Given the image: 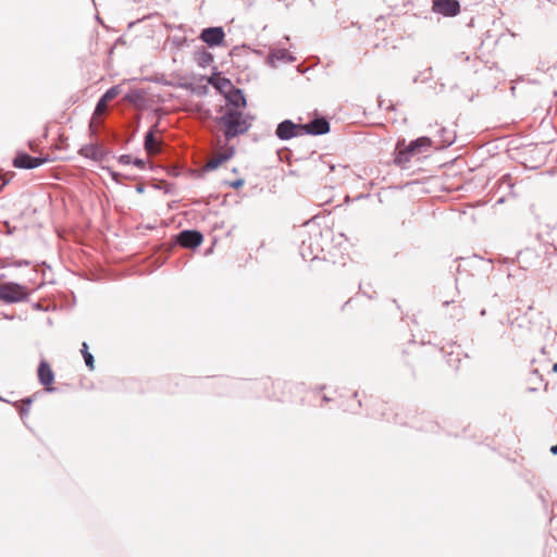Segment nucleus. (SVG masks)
<instances>
[{
    "label": "nucleus",
    "instance_id": "obj_1",
    "mask_svg": "<svg viewBox=\"0 0 557 557\" xmlns=\"http://www.w3.org/2000/svg\"><path fill=\"white\" fill-rule=\"evenodd\" d=\"M216 122L224 127V137L226 140H231L247 133L251 126L243 112L233 109L226 110L223 115L218 117Z\"/></svg>",
    "mask_w": 557,
    "mask_h": 557
},
{
    "label": "nucleus",
    "instance_id": "obj_2",
    "mask_svg": "<svg viewBox=\"0 0 557 557\" xmlns=\"http://www.w3.org/2000/svg\"><path fill=\"white\" fill-rule=\"evenodd\" d=\"M431 145L432 140L426 136L411 140L409 145L403 149H400V143H398L395 151L394 163L401 169H407L411 158L422 151H425L431 147Z\"/></svg>",
    "mask_w": 557,
    "mask_h": 557
},
{
    "label": "nucleus",
    "instance_id": "obj_3",
    "mask_svg": "<svg viewBox=\"0 0 557 557\" xmlns=\"http://www.w3.org/2000/svg\"><path fill=\"white\" fill-rule=\"evenodd\" d=\"M27 287L15 282L0 284V300L4 304H17L28 300Z\"/></svg>",
    "mask_w": 557,
    "mask_h": 557
},
{
    "label": "nucleus",
    "instance_id": "obj_4",
    "mask_svg": "<svg viewBox=\"0 0 557 557\" xmlns=\"http://www.w3.org/2000/svg\"><path fill=\"white\" fill-rule=\"evenodd\" d=\"M302 135L320 136L331 131V125L325 116H315L306 124H301Z\"/></svg>",
    "mask_w": 557,
    "mask_h": 557
},
{
    "label": "nucleus",
    "instance_id": "obj_5",
    "mask_svg": "<svg viewBox=\"0 0 557 557\" xmlns=\"http://www.w3.org/2000/svg\"><path fill=\"white\" fill-rule=\"evenodd\" d=\"M225 32L222 26L206 27L200 32L199 39L210 48L219 47L224 44Z\"/></svg>",
    "mask_w": 557,
    "mask_h": 557
},
{
    "label": "nucleus",
    "instance_id": "obj_6",
    "mask_svg": "<svg viewBox=\"0 0 557 557\" xmlns=\"http://www.w3.org/2000/svg\"><path fill=\"white\" fill-rule=\"evenodd\" d=\"M275 135L281 140L302 136L301 124H296L292 120H284L277 124Z\"/></svg>",
    "mask_w": 557,
    "mask_h": 557
},
{
    "label": "nucleus",
    "instance_id": "obj_7",
    "mask_svg": "<svg viewBox=\"0 0 557 557\" xmlns=\"http://www.w3.org/2000/svg\"><path fill=\"white\" fill-rule=\"evenodd\" d=\"M203 235L197 230H184L175 237V243L184 248L195 249L201 245Z\"/></svg>",
    "mask_w": 557,
    "mask_h": 557
},
{
    "label": "nucleus",
    "instance_id": "obj_8",
    "mask_svg": "<svg viewBox=\"0 0 557 557\" xmlns=\"http://www.w3.org/2000/svg\"><path fill=\"white\" fill-rule=\"evenodd\" d=\"M47 161V157H33L25 151H18L13 159V165L17 169L32 170L42 165Z\"/></svg>",
    "mask_w": 557,
    "mask_h": 557
},
{
    "label": "nucleus",
    "instance_id": "obj_9",
    "mask_svg": "<svg viewBox=\"0 0 557 557\" xmlns=\"http://www.w3.org/2000/svg\"><path fill=\"white\" fill-rule=\"evenodd\" d=\"M432 10L444 16H456L460 12L458 0H433Z\"/></svg>",
    "mask_w": 557,
    "mask_h": 557
},
{
    "label": "nucleus",
    "instance_id": "obj_10",
    "mask_svg": "<svg viewBox=\"0 0 557 557\" xmlns=\"http://www.w3.org/2000/svg\"><path fill=\"white\" fill-rule=\"evenodd\" d=\"M38 380L48 392H53V387H49L54 381V373L50 364L46 360H41L37 370Z\"/></svg>",
    "mask_w": 557,
    "mask_h": 557
},
{
    "label": "nucleus",
    "instance_id": "obj_11",
    "mask_svg": "<svg viewBox=\"0 0 557 557\" xmlns=\"http://www.w3.org/2000/svg\"><path fill=\"white\" fill-rule=\"evenodd\" d=\"M78 152L81 156L98 162L103 161L108 153L97 144L85 145L79 149Z\"/></svg>",
    "mask_w": 557,
    "mask_h": 557
},
{
    "label": "nucleus",
    "instance_id": "obj_12",
    "mask_svg": "<svg viewBox=\"0 0 557 557\" xmlns=\"http://www.w3.org/2000/svg\"><path fill=\"white\" fill-rule=\"evenodd\" d=\"M224 96L227 103L236 109L244 108L247 104L244 91L234 85L233 88H230L226 94H224Z\"/></svg>",
    "mask_w": 557,
    "mask_h": 557
},
{
    "label": "nucleus",
    "instance_id": "obj_13",
    "mask_svg": "<svg viewBox=\"0 0 557 557\" xmlns=\"http://www.w3.org/2000/svg\"><path fill=\"white\" fill-rule=\"evenodd\" d=\"M121 94V86L114 85L110 87L97 101L95 113L103 112L108 103Z\"/></svg>",
    "mask_w": 557,
    "mask_h": 557
},
{
    "label": "nucleus",
    "instance_id": "obj_14",
    "mask_svg": "<svg viewBox=\"0 0 557 557\" xmlns=\"http://www.w3.org/2000/svg\"><path fill=\"white\" fill-rule=\"evenodd\" d=\"M296 59L286 49L280 48L274 49L268 55V64L271 66H276L278 62L282 63H292Z\"/></svg>",
    "mask_w": 557,
    "mask_h": 557
},
{
    "label": "nucleus",
    "instance_id": "obj_15",
    "mask_svg": "<svg viewBox=\"0 0 557 557\" xmlns=\"http://www.w3.org/2000/svg\"><path fill=\"white\" fill-rule=\"evenodd\" d=\"M207 82L223 95L226 94L230 88H233V83L231 79L218 76L216 73H213L211 76H209Z\"/></svg>",
    "mask_w": 557,
    "mask_h": 557
},
{
    "label": "nucleus",
    "instance_id": "obj_16",
    "mask_svg": "<svg viewBox=\"0 0 557 557\" xmlns=\"http://www.w3.org/2000/svg\"><path fill=\"white\" fill-rule=\"evenodd\" d=\"M438 141L436 144L437 149H443L446 147H449L454 144L456 139V133L451 129H448L446 127H441L437 131Z\"/></svg>",
    "mask_w": 557,
    "mask_h": 557
},
{
    "label": "nucleus",
    "instance_id": "obj_17",
    "mask_svg": "<svg viewBox=\"0 0 557 557\" xmlns=\"http://www.w3.org/2000/svg\"><path fill=\"white\" fill-rule=\"evenodd\" d=\"M195 60L198 66L206 69L213 62V54L205 48L195 52Z\"/></svg>",
    "mask_w": 557,
    "mask_h": 557
},
{
    "label": "nucleus",
    "instance_id": "obj_18",
    "mask_svg": "<svg viewBox=\"0 0 557 557\" xmlns=\"http://www.w3.org/2000/svg\"><path fill=\"white\" fill-rule=\"evenodd\" d=\"M81 352L83 355L86 367L89 370H94L95 369V358H94L92 354L89 351L88 345L86 342H84L82 344Z\"/></svg>",
    "mask_w": 557,
    "mask_h": 557
},
{
    "label": "nucleus",
    "instance_id": "obj_19",
    "mask_svg": "<svg viewBox=\"0 0 557 557\" xmlns=\"http://www.w3.org/2000/svg\"><path fill=\"white\" fill-rule=\"evenodd\" d=\"M158 124L154 125L153 128L149 129L146 134H145V138H144V147L147 151H151L154 147V144H156V137H154V128L157 127Z\"/></svg>",
    "mask_w": 557,
    "mask_h": 557
},
{
    "label": "nucleus",
    "instance_id": "obj_20",
    "mask_svg": "<svg viewBox=\"0 0 557 557\" xmlns=\"http://www.w3.org/2000/svg\"><path fill=\"white\" fill-rule=\"evenodd\" d=\"M299 252L302 257V259L307 260V259H315L317 258V255L313 253V250L311 248V244H309L307 246L306 242L302 240L300 247H299Z\"/></svg>",
    "mask_w": 557,
    "mask_h": 557
},
{
    "label": "nucleus",
    "instance_id": "obj_21",
    "mask_svg": "<svg viewBox=\"0 0 557 557\" xmlns=\"http://www.w3.org/2000/svg\"><path fill=\"white\" fill-rule=\"evenodd\" d=\"M225 160L223 159L222 154H218L216 157L210 159L206 165L205 171H214L216 170Z\"/></svg>",
    "mask_w": 557,
    "mask_h": 557
},
{
    "label": "nucleus",
    "instance_id": "obj_22",
    "mask_svg": "<svg viewBox=\"0 0 557 557\" xmlns=\"http://www.w3.org/2000/svg\"><path fill=\"white\" fill-rule=\"evenodd\" d=\"M125 100L132 103H136L143 98V92L139 89H132L125 95Z\"/></svg>",
    "mask_w": 557,
    "mask_h": 557
},
{
    "label": "nucleus",
    "instance_id": "obj_23",
    "mask_svg": "<svg viewBox=\"0 0 557 557\" xmlns=\"http://www.w3.org/2000/svg\"><path fill=\"white\" fill-rule=\"evenodd\" d=\"M0 400H1V401H4V403L12 404L14 407L18 408L20 416H21V418H22V419H24V418L28 414V412H29V408H28V407H26V406H24V405H22V404H21V403H18V401L12 403V401H10V400H8V399H4V398H2V397H0Z\"/></svg>",
    "mask_w": 557,
    "mask_h": 557
},
{
    "label": "nucleus",
    "instance_id": "obj_24",
    "mask_svg": "<svg viewBox=\"0 0 557 557\" xmlns=\"http://www.w3.org/2000/svg\"><path fill=\"white\" fill-rule=\"evenodd\" d=\"M226 184L230 187H232L233 189H238L239 187H242L245 184V180L244 178H238V180H235V181H232V182H226Z\"/></svg>",
    "mask_w": 557,
    "mask_h": 557
},
{
    "label": "nucleus",
    "instance_id": "obj_25",
    "mask_svg": "<svg viewBox=\"0 0 557 557\" xmlns=\"http://www.w3.org/2000/svg\"><path fill=\"white\" fill-rule=\"evenodd\" d=\"M132 164H134L136 168L144 170L146 168V161L140 158L132 159Z\"/></svg>",
    "mask_w": 557,
    "mask_h": 557
},
{
    "label": "nucleus",
    "instance_id": "obj_26",
    "mask_svg": "<svg viewBox=\"0 0 557 557\" xmlns=\"http://www.w3.org/2000/svg\"><path fill=\"white\" fill-rule=\"evenodd\" d=\"M235 153L234 147H228L224 152H222V157L225 161L230 160Z\"/></svg>",
    "mask_w": 557,
    "mask_h": 557
},
{
    "label": "nucleus",
    "instance_id": "obj_27",
    "mask_svg": "<svg viewBox=\"0 0 557 557\" xmlns=\"http://www.w3.org/2000/svg\"><path fill=\"white\" fill-rule=\"evenodd\" d=\"M117 160L119 163L123 165H128L132 162V157L129 154H121Z\"/></svg>",
    "mask_w": 557,
    "mask_h": 557
},
{
    "label": "nucleus",
    "instance_id": "obj_28",
    "mask_svg": "<svg viewBox=\"0 0 557 557\" xmlns=\"http://www.w3.org/2000/svg\"><path fill=\"white\" fill-rule=\"evenodd\" d=\"M502 184H506L509 189L513 187V184L511 183V177L508 174L502 177Z\"/></svg>",
    "mask_w": 557,
    "mask_h": 557
},
{
    "label": "nucleus",
    "instance_id": "obj_29",
    "mask_svg": "<svg viewBox=\"0 0 557 557\" xmlns=\"http://www.w3.org/2000/svg\"><path fill=\"white\" fill-rule=\"evenodd\" d=\"M35 395L23 398L20 403L28 408H30L33 401H34Z\"/></svg>",
    "mask_w": 557,
    "mask_h": 557
},
{
    "label": "nucleus",
    "instance_id": "obj_30",
    "mask_svg": "<svg viewBox=\"0 0 557 557\" xmlns=\"http://www.w3.org/2000/svg\"><path fill=\"white\" fill-rule=\"evenodd\" d=\"M28 264H29V261H27V260H18L15 262V267H18V268L26 267Z\"/></svg>",
    "mask_w": 557,
    "mask_h": 557
},
{
    "label": "nucleus",
    "instance_id": "obj_31",
    "mask_svg": "<svg viewBox=\"0 0 557 557\" xmlns=\"http://www.w3.org/2000/svg\"><path fill=\"white\" fill-rule=\"evenodd\" d=\"M119 176L120 174L117 172H111V177L115 181V182H119Z\"/></svg>",
    "mask_w": 557,
    "mask_h": 557
},
{
    "label": "nucleus",
    "instance_id": "obj_32",
    "mask_svg": "<svg viewBox=\"0 0 557 557\" xmlns=\"http://www.w3.org/2000/svg\"><path fill=\"white\" fill-rule=\"evenodd\" d=\"M144 190H145V186L144 185H137L136 186V191L137 193L141 194V193H144Z\"/></svg>",
    "mask_w": 557,
    "mask_h": 557
},
{
    "label": "nucleus",
    "instance_id": "obj_33",
    "mask_svg": "<svg viewBox=\"0 0 557 557\" xmlns=\"http://www.w3.org/2000/svg\"><path fill=\"white\" fill-rule=\"evenodd\" d=\"M550 453H552V454H554V455H556V454H557V444H556V445H553V446L550 447Z\"/></svg>",
    "mask_w": 557,
    "mask_h": 557
},
{
    "label": "nucleus",
    "instance_id": "obj_34",
    "mask_svg": "<svg viewBox=\"0 0 557 557\" xmlns=\"http://www.w3.org/2000/svg\"><path fill=\"white\" fill-rule=\"evenodd\" d=\"M553 372H557V362L553 364Z\"/></svg>",
    "mask_w": 557,
    "mask_h": 557
},
{
    "label": "nucleus",
    "instance_id": "obj_35",
    "mask_svg": "<svg viewBox=\"0 0 557 557\" xmlns=\"http://www.w3.org/2000/svg\"><path fill=\"white\" fill-rule=\"evenodd\" d=\"M238 49V47H234L231 51V55H233L235 53V51Z\"/></svg>",
    "mask_w": 557,
    "mask_h": 557
},
{
    "label": "nucleus",
    "instance_id": "obj_36",
    "mask_svg": "<svg viewBox=\"0 0 557 557\" xmlns=\"http://www.w3.org/2000/svg\"><path fill=\"white\" fill-rule=\"evenodd\" d=\"M298 72L302 73L304 71L301 70L300 65L298 66Z\"/></svg>",
    "mask_w": 557,
    "mask_h": 557
},
{
    "label": "nucleus",
    "instance_id": "obj_37",
    "mask_svg": "<svg viewBox=\"0 0 557 557\" xmlns=\"http://www.w3.org/2000/svg\"><path fill=\"white\" fill-rule=\"evenodd\" d=\"M554 249L557 251V246H554Z\"/></svg>",
    "mask_w": 557,
    "mask_h": 557
}]
</instances>
